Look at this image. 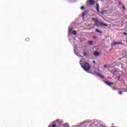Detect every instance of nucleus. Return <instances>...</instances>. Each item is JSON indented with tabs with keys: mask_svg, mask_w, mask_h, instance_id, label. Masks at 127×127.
Wrapping results in <instances>:
<instances>
[{
	"mask_svg": "<svg viewBox=\"0 0 127 127\" xmlns=\"http://www.w3.org/2000/svg\"><path fill=\"white\" fill-rule=\"evenodd\" d=\"M104 83H105L106 85H108V86H113V85H114V82L109 81H104Z\"/></svg>",
	"mask_w": 127,
	"mask_h": 127,
	"instance_id": "3",
	"label": "nucleus"
},
{
	"mask_svg": "<svg viewBox=\"0 0 127 127\" xmlns=\"http://www.w3.org/2000/svg\"><path fill=\"white\" fill-rule=\"evenodd\" d=\"M30 41V39H29V38H27L25 39V41L26 42H29V41Z\"/></svg>",
	"mask_w": 127,
	"mask_h": 127,
	"instance_id": "13",
	"label": "nucleus"
},
{
	"mask_svg": "<svg viewBox=\"0 0 127 127\" xmlns=\"http://www.w3.org/2000/svg\"><path fill=\"white\" fill-rule=\"evenodd\" d=\"M100 5L99 4V3H96V10L99 13H101V12H100Z\"/></svg>",
	"mask_w": 127,
	"mask_h": 127,
	"instance_id": "5",
	"label": "nucleus"
},
{
	"mask_svg": "<svg viewBox=\"0 0 127 127\" xmlns=\"http://www.w3.org/2000/svg\"><path fill=\"white\" fill-rule=\"evenodd\" d=\"M97 75L101 78V79H104L105 78V76L100 73H97Z\"/></svg>",
	"mask_w": 127,
	"mask_h": 127,
	"instance_id": "7",
	"label": "nucleus"
},
{
	"mask_svg": "<svg viewBox=\"0 0 127 127\" xmlns=\"http://www.w3.org/2000/svg\"><path fill=\"white\" fill-rule=\"evenodd\" d=\"M113 75H118V70H115L112 72Z\"/></svg>",
	"mask_w": 127,
	"mask_h": 127,
	"instance_id": "9",
	"label": "nucleus"
},
{
	"mask_svg": "<svg viewBox=\"0 0 127 127\" xmlns=\"http://www.w3.org/2000/svg\"><path fill=\"white\" fill-rule=\"evenodd\" d=\"M82 16H84V15H86V12H82Z\"/></svg>",
	"mask_w": 127,
	"mask_h": 127,
	"instance_id": "16",
	"label": "nucleus"
},
{
	"mask_svg": "<svg viewBox=\"0 0 127 127\" xmlns=\"http://www.w3.org/2000/svg\"><path fill=\"white\" fill-rule=\"evenodd\" d=\"M72 31H73V28H69V34H70V33L72 32Z\"/></svg>",
	"mask_w": 127,
	"mask_h": 127,
	"instance_id": "12",
	"label": "nucleus"
},
{
	"mask_svg": "<svg viewBox=\"0 0 127 127\" xmlns=\"http://www.w3.org/2000/svg\"><path fill=\"white\" fill-rule=\"evenodd\" d=\"M93 63L94 64H96V61H93Z\"/></svg>",
	"mask_w": 127,
	"mask_h": 127,
	"instance_id": "25",
	"label": "nucleus"
},
{
	"mask_svg": "<svg viewBox=\"0 0 127 127\" xmlns=\"http://www.w3.org/2000/svg\"><path fill=\"white\" fill-rule=\"evenodd\" d=\"M95 32H98L99 33H101V34L103 33V32L99 30V29H95Z\"/></svg>",
	"mask_w": 127,
	"mask_h": 127,
	"instance_id": "11",
	"label": "nucleus"
},
{
	"mask_svg": "<svg viewBox=\"0 0 127 127\" xmlns=\"http://www.w3.org/2000/svg\"><path fill=\"white\" fill-rule=\"evenodd\" d=\"M114 45H119L120 44H122V42H115L113 44Z\"/></svg>",
	"mask_w": 127,
	"mask_h": 127,
	"instance_id": "8",
	"label": "nucleus"
},
{
	"mask_svg": "<svg viewBox=\"0 0 127 127\" xmlns=\"http://www.w3.org/2000/svg\"><path fill=\"white\" fill-rule=\"evenodd\" d=\"M52 127H56V124L53 125Z\"/></svg>",
	"mask_w": 127,
	"mask_h": 127,
	"instance_id": "23",
	"label": "nucleus"
},
{
	"mask_svg": "<svg viewBox=\"0 0 127 127\" xmlns=\"http://www.w3.org/2000/svg\"><path fill=\"white\" fill-rule=\"evenodd\" d=\"M119 4H122V2H119Z\"/></svg>",
	"mask_w": 127,
	"mask_h": 127,
	"instance_id": "27",
	"label": "nucleus"
},
{
	"mask_svg": "<svg viewBox=\"0 0 127 127\" xmlns=\"http://www.w3.org/2000/svg\"><path fill=\"white\" fill-rule=\"evenodd\" d=\"M123 92H127L125 88H122L121 90L119 91V94H120V95H122Z\"/></svg>",
	"mask_w": 127,
	"mask_h": 127,
	"instance_id": "6",
	"label": "nucleus"
},
{
	"mask_svg": "<svg viewBox=\"0 0 127 127\" xmlns=\"http://www.w3.org/2000/svg\"><path fill=\"white\" fill-rule=\"evenodd\" d=\"M95 2H96V1L93 0H87V3H89V4H90V5H94V4H95Z\"/></svg>",
	"mask_w": 127,
	"mask_h": 127,
	"instance_id": "2",
	"label": "nucleus"
},
{
	"mask_svg": "<svg viewBox=\"0 0 127 127\" xmlns=\"http://www.w3.org/2000/svg\"><path fill=\"white\" fill-rule=\"evenodd\" d=\"M85 7H84V6H82L81 7V9H82V10H83V9H84Z\"/></svg>",
	"mask_w": 127,
	"mask_h": 127,
	"instance_id": "17",
	"label": "nucleus"
},
{
	"mask_svg": "<svg viewBox=\"0 0 127 127\" xmlns=\"http://www.w3.org/2000/svg\"><path fill=\"white\" fill-rule=\"evenodd\" d=\"M117 78H118V80H120V79H121V77L120 76H118Z\"/></svg>",
	"mask_w": 127,
	"mask_h": 127,
	"instance_id": "21",
	"label": "nucleus"
},
{
	"mask_svg": "<svg viewBox=\"0 0 127 127\" xmlns=\"http://www.w3.org/2000/svg\"><path fill=\"white\" fill-rule=\"evenodd\" d=\"M99 26H105L106 27H108V24H105L103 22H99Z\"/></svg>",
	"mask_w": 127,
	"mask_h": 127,
	"instance_id": "4",
	"label": "nucleus"
},
{
	"mask_svg": "<svg viewBox=\"0 0 127 127\" xmlns=\"http://www.w3.org/2000/svg\"><path fill=\"white\" fill-rule=\"evenodd\" d=\"M124 34H125V35H127V33L124 32Z\"/></svg>",
	"mask_w": 127,
	"mask_h": 127,
	"instance_id": "26",
	"label": "nucleus"
},
{
	"mask_svg": "<svg viewBox=\"0 0 127 127\" xmlns=\"http://www.w3.org/2000/svg\"><path fill=\"white\" fill-rule=\"evenodd\" d=\"M83 56H84V57H86V56H87V53H86V52L83 53Z\"/></svg>",
	"mask_w": 127,
	"mask_h": 127,
	"instance_id": "15",
	"label": "nucleus"
},
{
	"mask_svg": "<svg viewBox=\"0 0 127 127\" xmlns=\"http://www.w3.org/2000/svg\"><path fill=\"white\" fill-rule=\"evenodd\" d=\"M93 38H94V39H96L98 38V37H97V36H94L93 37Z\"/></svg>",
	"mask_w": 127,
	"mask_h": 127,
	"instance_id": "19",
	"label": "nucleus"
},
{
	"mask_svg": "<svg viewBox=\"0 0 127 127\" xmlns=\"http://www.w3.org/2000/svg\"><path fill=\"white\" fill-rule=\"evenodd\" d=\"M104 68H108V65H104Z\"/></svg>",
	"mask_w": 127,
	"mask_h": 127,
	"instance_id": "20",
	"label": "nucleus"
},
{
	"mask_svg": "<svg viewBox=\"0 0 127 127\" xmlns=\"http://www.w3.org/2000/svg\"><path fill=\"white\" fill-rule=\"evenodd\" d=\"M101 14H102V15H104L105 14V12H104V11H102Z\"/></svg>",
	"mask_w": 127,
	"mask_h": 127,
	"instance_id": "18",
	"label": "nucleus"
},
{
	"mask_svg": "<svg viewBox=\"0 0 127 127\" xmlns=\"http://www.w3.org/2000/svg\"><path fill=\"white\" fill-rule=\"evenodd\" d=\"M73 35H77V31H76L75 30L73 31Z\"/></svg>",
	"mask_w": 127,
	"mask_h": 127,
	"instance_id": "14",
	"label": "nucleus"
},
{
	"mask_svg": "<svg viewBox=\"0 0 127 127\" xmlns=\"http://www.w3.org/2000/svg\"><path fill=\"white\" fill-rule=\"evenodd\" d=\"M123 9H124V10H126V7L123 6Z\"/></svg>",
	"mask_w": 127,
	"mask_h": 127,
	"instance_id": "24",
	"label": "nucleus"
},
{
	"mask_svg": "<svg viewBox=\"0 0 127 127\" xmlns=\"http://www.w3.org/2000/svg\"><path fill=\"white\" fill-rule=\"evenodd\" d=\"M92 43H93V41H90L89 42V44H92Z\"/></svg>",
	"mask_w": 127,
	"mask_h": 127,
	"instance_id": "22",
	"label": "nucleus"
},
{
	"mask_svg": "<svg viewBox=\"0 0 127 127\" xmlns=\"http://www.w3.org/2000/svg\"><path fill=\"white\" fill-rule=\"evenodd\" d=\"M81 62H83V60L79 62L80 65L86 72H89L90 69H91V65L87 62L84 63H81Z\"/></svg>",
	"mask_w": 127,
	"mask_h": 127,
	"instance_id": "1",
	"label": "nucleus"
},
{
	"mask_svg": "<svg viewBox=\"0 0 127 127\" xmlns=\"http://www.w3.org/2000/svg\"><path fill=\"white\" fill-rule=\"evenodd\" d=\"M94 56H99L100 55V53L98 52H95L94 53Z\"/></svg>",
	"mask_w": 127,
	"mask_h": 127,
	"instance_id": "10",
	"label": "nucleus"
}]
</instances>
